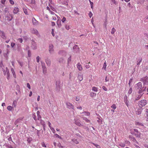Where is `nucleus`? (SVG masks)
Segmentation results:
<instances>
[{"label": "nucleus", "mask_w": 148, "mask_h": 148, "mask_svg": "<svg viewBox=\"0 0 148 148\" xmlns=\"http://www.w3.org/2000/svg\"><path fill=\"white\" fill-rule=\"evenodd\" d=\"M135 87L136 90H138V93H142L146 91L147 86H143L142 87L141 83L139 82L135 85Z\"/></svg>", "instance_id": "obj_1"}, {"label": "nucleus", "mask_w": 148, "mask_h": 148, "mask_svg": "<svg viewBox=\"0 0 148 148\" xmlns=\"http://www.w3.org/2000/svg\"><path fill=\"white\" fill-rule=\"evenodd\" d=\"M132 131H134L136 133H135L134 135L136 137L140 138V133L139 132L138 129H133L131 130Z\"/></svg>", "instance_id": "obj_2"}, {"label": "nucleus", "mask_w": 148, "mask_h": 148, "mask_svg": "<svg viewBox=\"0 0 148 148\" xmlns=\"http://www.w3.org/2000/svg\"><path fill=\"white\" fill-rule=\"evenodd\" d=\"M147 103V100L144 99L141 100L139 103L138 104L141 105V107L145 106Z\"/></svg>", "instance_id": "obj_3"}, {"label": "nucleus", "mask_w": 148, "mask_h": 148, "mask_svg": "<svg viewBox=\"0 0 148 148\" xmlns=\"http://www.w3.org/2000/svg\"><path fill=\"white\" fill-rule=\"evenodd\" d=\"M142 82H143V86H146L147 85L148 82V78L147 77H145L142 79Z\"/></svg>", "instance_id": "obj_4"}, {"label": "nucleus", "mask_w": 148, "mask_h": 148, "mask_svg": "<svg viewBox=\"0 0 148 148\" xmlns=\"http://www.w3.org/2000/svg\"><path fill=\"white\" fill-rule=\"evenodd\" d=\"M66 105L67 106V108L74 109L73 105L69 102H67L66 103Z\"/></svg>", "instance_id": "obj_5"}, {"label": "nucleus", "mask_w": 148, "mask_h": 148, "mask_svg": "<svg viewBox=\"0 0 148 148\" xmlns=\"http://www.w3.org/2000/svg\"><path fill=\"white\" fill-rule=\"evenodd\" d=\"M0 35L2 38L6 39V37L5 35V34L3 32L0 30Z\"/></svg>", "instance_id": "obj_6"}, {"label": "nucleus", "mask_w": 148, "mask_h": 148, "mask_svg": "<svg viewBox=\"0 0 148 148\" xmlns=\"http://www.w3.org/2000/svg\"><path fill=\"white\" fill-rule=\"evenodd\" d=\"M53 46L52 44H50L49 46V51L50 53H52L53 51Z\"/></svg>", "instance_id": "obj_7"}, {"label": "nucleus", "mask_w": 148, "mask_h": 148, "mask_svg": "<svg viewBox=\"0 0 148 148\" xmlns=\"http://www.w3.org/2000/svg\"><path fill=\"white\" fill-rule=\"evenodd\" d=\"M19 11V9L18 7H15L13 10V13L14 14H17Z\"/></svg>", "instance_id": "obj_8"}, {"label": "nucleus", "mask_w": 148, "mask_h": 148, "mask_svg": "<svg viewBox=\"0 0 148 148\" xmlns=\"http://www.w3.org/2000/svg\"><path fill=\"white\" fill-rule=\"evenodd\" d=\"M129 138L132 141H133L134 142L137 143V142L136 140V139L134 137H133L132 136H129Z\"/></svg>", "instance_id": "obj_9"}, {"label": "nucleus", "mask_w": 148, "mask_h": 148, "mask_svg": "<svg viewBox=\"0 0 148 148\" xmlns=\"http://www.w3.org/2000/svg\"><path fill=\"white\" fill-rule=\"evenodd\" d=\"M124 101L125 104L127 106V107H128V106L129 105V102L128 101H127L126 95H125L124 97Z\"/></svg>", "instance_id": "obj_10"}, {"label": "nucleus", "mask_w": 148, "mask_h": 148, "mask_svg": "<svg viewBox=\"0 0 148 148\" xmlns=\"http://www.w3.org/2000/svg\"><path fill=\"white\" fill-rule=\"evenodd\" d=\"M140 108H138L136 111V114L138 115L140 114L142 112V107L140 106Z\"/></svg>", "instance_id": "obj_11"}, {"label": "nucleus", "mask_w": 148, "mask_h": 148, "mask_svg": "<svg viewBox=\"0 0 148 148\" xmlns=\"http://www.w3.org/2000/svg\"><path fill=\"white\" fill-rule=\"evenodd\" d=\"M75 123L76 125H77L79 126H81L82 125V124L80 123L79 120L78 119H75Z\"/></svg>", "instance_id": "obj_12"}, {"label": "nucleus", "mask_w": 148, "mask_h": 148, "mask_svg": "<svg viewBox=\"0 0 148 148\" xmlns=\"http://www.w3.org/2000/svg\"><path fill=\"white\" fill-rule=\"evenodd\" d=\"M6 18L7 20L10 21L13 18V16L12 15L10 14L9 15L6 16Z\"/></svg>", "instance_id": "obj_13"}, {"label": "nucleus", "mask_w": 148, "mask_h": 148, "mask_svg": "<svg viewBox=\"0 0 148 148\" xmlns=\"http://www.w3.org/2000/svg\"><path fill=\"white\" fill-rule=\"evenodd\" d=\"M77 68L79 71H82V65L79 63H78L77 64Z\"/></svg>", "instance_id": "obj_14"}, {"label": "nucleus", "mask_w": 148, "mask_h": 148, "mask_svg": "<svg viewBox=\"0 0 148 148\" xmlns=\"http://www.w3.org/2000/svg\"><path fill=\"white\" fill-rule=\"evenodd\" d=\"M139 95H138V96L136 97L135 99V100H138L139 99H140L141 97L144 94V93H139Z\"/></svg>", "instance_id": "obj_15"}, {"label": "nucleus", "mask_w": 148, "mask_h": 148, "mask_svg": "<svg viewBox=\"0 0 148 148\" xmlns=\"http://www.w3.org/2000/svg\"><path fill=\"white\" fill-rule=\"evenodd\" d=\"M142 59L141 58H140L138 59L136 62L137 65H139L140 63L142 62Z\"/></svg>", "instance_id": "obj_16"}, {"label": "nucleus", "mask_w": 148, "mask_h": 148, "mask_svg": "<svg viewBox=\"0 0 148 148\" xmlns=\"http://www.w3.org/2000/svg\"><path fill=\"white\" fill-rule=\"evenodd\" d=\"M32 33L34 34H36V35H38V31L35 29H33L32 30Z\"/></svg>", "instance_id": "obj_17"}, {"label": "nucleus", "mask_w": 148, "mask_h": 148, "mask_svg": "<svg viewBox=\"0 0 148 148\" xmlns=\"http://www.w3.org/2000/svg\"><path fill=\"white\" fill-rule=\"evenodd\" d=\"M96 94L93 92H91L90 93V96L92 98L95 97L96 96Z\"/></svg>", "instance_id": "obj_18"}, {"label": "nucleus", "mask_w": 148, "mask_h": 148, "mask_svg": "<svg viewBox=\"0 0 148 148\" xmlns=\"http://www.w3.org/2000/svg\"><path fill=\"white\" fill-rule=\"evenodd\" d=\"M42 68L43 69V73H44L45 74L46 73V67H45L43 65V64L42 63Z\"/></svg>", "instance_id": "obj_19"}, {"label": "nucleus", "mask_w": 148, "mask_h": 148, "mask_svg": "<svg viewBox=\"0 0 148 148\" xmlns=\"http://www.w3.org/2000/svg\"><path fill=\"white\" fill-rule=\"evenodd\" d=\"M72 141L74 143L77 144L79 143V142L77 140V139L73 138L72 139Z\"/></svg>", "instance_id": "obj_20"}, {"label": "nucleus", "mask_w": 148, "mask_h": 148, "mask_svg": "<svg viewBox=\"0 0 148 148\" xmlns=\"http://www.w3.org/2000/svg\"><path fill=\"white\" fill-rule=\"evenodd\" d=\"M107 66L106 62L105 61L103 64V66L102 68V69H104L105 71H106V67Z\"/></svg>", "instance_id": "obj_21"}, {"label": "nucleus", "mask_w": 148, "mask_h": 148, "mask_svg": "<svg viewBox=\"0 0 148 148\" xmlns=\"http://www.w3.org/2000/svg\"><path fill=\"white\" fill-rule=\"evenodd\" d=\"M33 23L34 25H36L38 23V21H37L34 18H32Z\"/></svg>", "instance_id": "obj_22"}, {"label": "nucleus", "mask_w": 148, "mask_h": 148, "mask_svg": "<svg viewBox=\"0 0 148 148\" xmlns=\"http://www.w3.org/2000/svg\"><path fill=\"white\" fill-rule=\"evenodd\" d=\"M98 88L96 87H93L92 88V90L94 91L97 92L98 91Z\"/></svg>", "instance_id": "obj_23"}, {"label": "nucleus", "mask_w": 148, "mask_h": 148, "mask_svg": "<svg viewBox=\"0 0 148 148\" xmlns=\"http://www.w3.org/2000/svg\"><path fill=\"white\" fill-rule=\"evenodd\" d=\"M78 78L79 80L81 81L83 79V76L82 75H79L78 77Z\"/></svg>", "instance_id": "obj_24"}, {"label": "nucleus", "mask_w": 148, "mask_h": 148, "mask_svg": "<svg viewBox=\"0 0 148 148\" xmlns=\"http://www.w3.org/2000/svg\"><path fill=\"white\" fill-rule=\"evenodd\" d=\"M144 1L145 0H137V3L141 4L143 3Z\"/></svg>", "instance_id": "obj_25"}, {"label": "nucleus", "mask_w": 148, "mask_h": 148, "mask_svg": "<svg viewBox=\"0 0 148 148\" xmlns=\"http://www.w3.org/2000/svg\"><path fill=\"white\" fill-rule=\"evenodd\" d=\"M7 109L9 111H11L12 109V107L10 106H8L7 107Z\"/></svg>", "instance_id": "obj_26"}, {"label": "nucleus", "mask_w": 148, "mask_h": 148, "mask_svg": "<svg viewBox=\"0 0 148 148\" xmlns=\"http://www.w3.org/2000/svg\"><path fill=\"white\" fill-rule=\"evenodd\" d=\"M57 25L58 27H60L62 26L61 24V21H59L58 22L57 21Z\"/></svg>", "instance_id": "obj_27"}, {"label": "nucleus", "mask_w": 148, "mask_h": 148, "mask_svg": "<svg viewBox=\"0 0 148 148\" xmlns=\"http://www.w3.org/2000/svg\"><path fill=\"white\" fill-rule=\"evenodd\" d=\"M135 124L136 125H138L141 126H143V125L142 123H140L139 122H136Z\"/></svg>", "instance_id": "obj_28"}, {"label": "nucleus", "mask_w": 148, "mask_h": 148, "mask_svg": "<svg viewBox=\"0 0 148 148\" xmlns=\"http://www.w3.org/2000/svg\"><path fill=\"white\" fill-rule=\"evenodd\" d=\"M16 104H17L16 101H13L12 105V106H14V108H16Z\"/></svg>", "instance_id": "obj_29"}, {"label": "nucleus", "mask_w": 148, "mask_h": 148, "mask_svg": "<svg viewBox=\"0 0 148 148\" xmlns=\"http://www.w3.org/2000/svg\"><path fill=\"white\" fill-rule=\"evenodd\" d=\"M92 144L96 147H97V148H101L100 146L98 144H95L93 143H92Z\"/></svg>", "instance_id": "obj_30"}, {"label": "nucleus", "mask_w": 148, "mask_h": 148, "mask_svg": "<svg viewBox=\"0 0 148 148\" xmlns=\"http://www.w3.org/2000/svg\"><path fill=\"white\" fill-rule=\"evenodd\" d=\"M40 123L42 125L43 127H45V124H44V122L43 121L40 119Z\"/></svg>", "instance_id": "obj_31"}, {"label": "nucleus", "mask_w": 148, "mask_h": 148, "mask_svg": "<svg viewBox=\"0 0 148 148\" xmlns=\"http://www.w3.org/2000/svg\"><path fill=\"white\" fill-rule=\"evenodd\" d=\"M84 120L87 123H90V121L86 117L84 118Z\"/></svg>", "instance_id": "obj_32"}, {"label": "nucleus", "mask_w": 148, "mask_h": 148, "mask_svg": "<svg viewBox=\"0 0 148 148\" xmlns=\"http://www.w3.org/2000/svg\"><path fill=\"white\" fill-rule=\"evenodd\" d=\"M82 113H85V115L87 116H89L90 115V113L88 112H84Z\"/></svg>", "instance_id": "obj_33"}, {"label": "nucleus", "mask_w": 148, "mask_h": 148, "mask_svg": "<svg viewBox=\"0 0 148 148\" xmlns=\"http://www.w3.org/2000/svg\"><path fill=\"white\" fill-rule=\"evenodd\" d=\"M41 145L43 147H44L45 148H46L47 146L44 143V142H42L41 143Z\"/></svg>", "instance_id": "obj_34"}, {"label": "nucleus", "mask_w": 148, "mask_h": 148, "mask_svg": "<svg viewBox=\"0 0 148 148\" xmlns=\"http://www.w3.org/2000/svg\"><path fill=\"white\" fill-rule=\"evenodd\" d=\"M17 40L21 43H22L23 42V40L22 38H18Z\"/></svg>", "instance_id": "obj_35"}, {"label": "nucleus", "mask_w": 148, "mask_h": 148, "mask_svg": "<svg viewBox=\"0 0 148 148\" xmlns=\"http://www.w3.org/2000/svg\"><path fill=\"white\" fill-rule=\"evenodd\" d=\"M51 130L53 133L54 134L55 133L56 131L55 129L52 127H51L50 128Z\"/></svg>", "instance_id": "obj_36"}, {"label": "nucleus", "mask_w": 148, "mask_h": 148, "mask_svg": "<svg viewBox=\"0 0 148 148\" xmlns=\"http://www.w3.org/2000/svg\"><path fill=\"white\" fill-rule=\"evenodd\" d=\"M89 1H90V5H91V8L92 9H93V3L91 1H90V0H89Z\"/></svg>", "instance_id": "obj_37"}, {"label": "nucleus", "mask_w": 148, "mask_h": 148, "mask_svg": "<svg viewBox=\"0 0 148 148\" xmlns=\"http://www.w3.org/2000/svg\"><path fill=\"white\" fill-rule=\"evenodd\" d=\"M75 100L77 101H79L80 100V97L78 96H77L76 97Z\"/></svg>", "instance_id": "obj_38"}, {"label": "nucleus", "mask_w": 148, "mask_h": 148, "mask_svg": "<svg viewBox=\"0 0 148 148\" xmlns=\"http://www.w3.org/2000/svg\"><path fill=\"white\" fill-rule=\"evenodd\" d=\"M115 31V29H114V28H113L112 29V31H111V34H114V33Z\"/></svg>", "instance_id": "obj_39"}, {"label": "nucleus", "mask_w": 148, "mask_h": 148, "mask_svg": "<svg viewBox=\"0 0 148 148\" xmlns=\"http://www.w3.org/2000/svg\"><path fill=\"white\" fill-rule=\"evenodd\" d=\"M66 18L65 17H64L62 19L61 21L62 22L64 23L66 21Z\"/></svg>", "instance_id": "obj_40"}, {"label": "nucleus", "mask_w": 148, "mask_h": 148, "mask_svg": "<svg viewBox=\"0 0 148 148\" xmlns=\"http://www.w3.org/2000/svg\"><path fill=\"white\" fill-rule=\"evenodd\" d=\"M111 107L112 108L114 109L116 108V105L115 104H113L111 106Z\"/></svg>", "instance_id": "obj_41"}, {"label": "nucleus", "mask_w": 148, "mask_h": 148, "mask_svg": "<svg viewBox=\"0 0 148 148\" xmlns=\"http://www.w3.org/2000/svg\"><path fill=\"white\" fill-rule=\"evenodd\" d=\"M145 21L146 22H148V16H146L144 18Z\"/></svg>", "instance_id": "obj_42"}, {"label": "nucleus", "mask_w": 148, "mask_h": 148, "mask_svg": "<svg viewBox=\"0 0 148 148\" xmlns=\"http://www.w3.org/2000/svg\"><path fill=\"white\" fill-rule=\"evenodd\" d=\"M11 71L12 72V73L13 74V76L14 77H14V75L15 74V72L14 70V69L13 68H12L11 69Z\"/></svg>", "instance_id": "obj_43"}, {"label": "nucleus", "mask_w": 148, "mask_h": 148, "mask_svg": "<svg viewBox=\"0 0 148 148\" xmlns=\"http://www.w3.org/2000/svg\"><path fill=\"white\" fill-rule=\"evenodd\" d=\"M132 88H130L129 90L128 91V93L129 94H131L132 93Z\"/></svg>", "instance_id": "obj_44"}, {"label": "nucleus", "mask_w": 148, "mask_h": 148, "mask_svg": "<svg viewBox=\"0 0 148 148\" xmlns=\"http://www.w3.org/2000/svg\"><path fill=\"white\" fill-rule=\"evenodd\" d=\"M9 2L12 5H14V1L12 0H9Z\"/></svg>", "instance_id": "obj_45"}, {"label": "nucleus", "mask_w": 148, "mask_h": 148, "mask_svg": "<svg viewBox=\"0 0 148 148\" xmlns=\"http://www.w3.org/2000/svg\"><path fill=\"white\" fill-rule=\"evenodd\" d=\"M88 15L91 18L93 14L91 12H90L88 14Z\"/></svg>", "instance_id": "obj_46"}, {"label": "nucleus", "mask_w": 148, "mask_h": 148, "mask_svg": "<svg viewBox=\"0 0 148 148\" xmlns=\"http://www.w3.org/2000/svg\"><path fill=\"white\" fill-rule=\"evenodd\" d=\"M65 27L66 29L68 30H69L70 28L69 26L67 25H66Z\"/></svg>", "instance_id": "obj_47"}, {"label": "nucleus", "mask_w": 148, "mask_h": 148, "mask_svg": "<svg viewBox=\"0 0 148 148\" xmlns=\"http://www.w3.org/2000/svg\"><path fill=\"white\" fill-rule=\"evenodd\" d=\"M15 43L13 42H12L11 43V46L13 48L15 46Z\"/></svg>", "instance_id": "obj_48"}, {"label": "nucleus", "mask_w": 148, "mask_h": 148, "mask_svg": "<svg viewBox=\"0 0 148 148\" xmlns=\"http://www.w3.org/2000/svg\"><path fill=\"white\" fill-rule=\"evenodd\" d=\"M102 88L103 90H105L106 91L107 90V89L104 86H102Z\"/></svg>", "instance_id": "obj_49"}, {"label": "nucleus", "mask_w": 148, "mask_h": 148, "mask_svg": "<svg viewBox=\"0 0 148 148\" xmlns=\"http://www.w3.org/2000/svg\"><path fill=\"white\" fill-rule=\"evenodd\" d=\"M51 34L53 36H55L53 29H52Z\"/></svg>", "instance_id": "obj_50"}, {"label": "nucleus", "mask_w": 148, "mask_h": 148, "mask_svg": "<svg viewBox=\"0 0 148 148\" xmlns=\"http://www.w3.org/2000/svg\"><path fill=\"white\" fill-rule=\"evenodd\" d=\"M55 135L56 136V137H57L58 138H59L61 139V137L60 136H59L58 134H55Z\"/></svg>", "instance_id": "obj_51"}, {"label": "nucleus", "mask_w": 148, "mask_h": 148, "mask_svg": "<svg viewBox=\"0 0 148 148\" xmlns=\"http://www.w3.org/2000/svg\"><path fill=\"white\" fill-rule=\"evenodd\" d=\"M36 59L37 62H39V59H40V58H39V56H38L36 57Z\"/></svg>", "instance_id": "obj_52"}, {"label": "nucleus", "mask_w": 148, "mask_h": 148, "mask_svg": "<svg viewBox=\"0 0 148 148\" xmlns=\"http://www.w3.org/2000/svg\"><path fill=\"white\" fill-rule=\"evenodd\" d=\"M27 87L29 89H31V87H30V84H29V83H27Z\"/></svg>", "instance_id": "obj_53"}, {"label": "nucleus", "mask_w": 148, "mask_h": 148, "mask_svg": "<svg viewBox=\"0 0 148 148\" xmlns=\"http://www.w3.org/2000/svg\"><path fill=\"white\" fill-rule=\"evenodd\" d=\"M5 1L6 0H1V2L2 4H4Z\"/></svg>", "instance_id": "obj_54"}, {"label": "nucleus", "mask_w": 148, "mask_h": 148, "mask_svg": "<svg viewBox=\"0 0 148 148\" xmlns=\"http://www.w3.org/2000/svg\"><path fill=\"white\" fill-rule=\"evenodd\" d=\"M23 10H24V12L26 14H27V9H23Z\"/></svg>", "instance_id": "obj_55"}, {"label": "nucleus", "mask_w": 148, "mask_h": 148, "mask_svg": "<svg viewBox=\"0 0 148 148\" xmlns=\"http://www.w3.org/2000/svg\"><path fill=\"white\" fill-rule=\"evenodd\" d=\"M55 15L57 16L58 18V21H57L58 22L59 21H60V18L58 16V15L56 14H55Z\"/></svg>", "instance_id": "obj_56"}, {"label": "nucleus", "mask_w": 148, "mask_h": 148, "mask_svg": "<svg viewBox=\"0 0 148 148\" xmlns=\"http://www.w3.org/2000/svg\"><path fill=\"white\" fill-rule=\"evenodd\" d=\"M148 69V67L146 66L143 69V70L144 71H146Z\"/></svg>", "instance_id": "obj_57"}, {"label": "nucleus", "mask_w": 148, "mask_h": 148, "mask_svg": "<svg viewBox=\"0 0 148 148\" xmlns=\"http://www.w3.org/2000/svg\"><path fill=\"white\" fill-rule=\"evenodd\" d=\"M31 3L32 4H35V0H31Z\"/></svg>", "instance_id": "obj_58"}, {"label": "nucleus", "mask_w": 148, "mask_h": 148, "mask_svg": "<svg viewBox=\"0 0 148 148\" xmlns=\"http://www.w3.org/2000/svg\"><path fill=\"white\" fill-rule=\"evenodd\" d=\"M33 117L34 119V120H35L36 121L37 120L36 119V115H34V114H33Z\"/></svg>", "instance_id": "obj_59"}, {"label": "nucleus", "mask_w": 148, "mask_h": 148, "mask_svg": "<svg viewBox=\"0 0 148 148\" xmlns=\"http://www.w3.org/2000/svg\"><path fill=\"white\" fill-rule=\"evenodd\" d=\"M52 19L53 20L55 21L56 20V18L55 16H53L52 17Z\"/></svg>", "instance_id": "obj_60"}, {"label": "nucleus", "mask_w": 148, "mask_h": 148, "mask_svg": "<svg viewBox=\"0 0 148 148\" xmlns=\"http://www.w3.org/2000/svg\"><path fill=\"white\" fill-rule=\"evenodd\" d=\"M38 120H40L41 119V116L40 115H38Z\"/></svg>", "instance_id": "obj_61"}, {"label": "nucleus", "mask_w": 148, "mask_h": 148, "mask_svg": "<svg viewBox=\"0 0 148 148\" xmlns=\"http://www.w3.org/2000/svg\"><path fill=\"white\" fill-rule=\"evenodd\" d=\"M55 23L53 22H51V25L53 26H55Z\"/></svg>", "instance_id": "obj_62"}, {"label": "nucleus", "mask_w": 148, "mask_h": 148, "mask_svg": "<svg viewBox=\"0 0 148 148\" xmlns=\"http://www.w3.org/2000/svg\"><path fill=\"white\" fill-rule=\"evenodd\" d=\"M48 125H49V127H50V128L51 127V123H50V122H49V121H48Z\"/></svg>", "instance_id": "obj_63"}, {"label": "nucleus", "mask_w": 148, "mask_h": 148, "mask_svg": "<svg viewBox=\"0 0 148 148\" xmlns=\"http://www.w3.org/2000/svg\"><path fill=\"white\" fill-rule=\"evenodd\" d=\"M28 55L29 57H30L31 56V53L29 51H28Z\"/></svg>", "instance_id": "obj_64"}]
</instances>
